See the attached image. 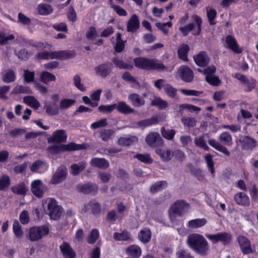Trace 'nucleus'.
<instances>
[{"label":"nucleus","mask_w":258,"mask_h":258,"mask_svg":"<svg viewBox=\"0 0 258 258\" xmlns=\"http://www.w3.org/2000/svg\"><path fill=\"white\" fill-rule=\"evenodd\" d=\"M134 63L136 68L146 71H161L166 69V67L163 63L159 62L156 59L145 57L135 58Z\"/></svg>","instance_id":"3"},{"label":"nucleus","mask_w":258,"mask_h":258,"mask_svg":"<svg viewBox=\"0 0 258 258\" xmlns=\"http://www.w3.org/2000/svg\"><path fill=\"white\" fill-rule=\"evenodd\" d=\"M189 50L190 47L187 44H181L177 50L178 58L185 62H187L188 61L187 54Z\"/></svg>","instance_id":"25"},{"label":"nucleus","mask_w":258,"mask_h":258,"mask_svg":"<svg viewBox=\"0 0 258 258\" xmlns=\"http://www.w3.org/2000/svg\"><path fill=\"white\" fill-rule=\"evenodd\" d=\"M43 207L45 213L50 219L56 220L62 214L61 208L57 205L56 201L52 198H47L43 201Z\"/></svg>","instance_id":"4"},{"label":"nucleus","mask_w":258,"mask_h":258,"mask_svg":"<svg viewBox=\"0 0 258 258\" xmlns=\"http://www.w3.org/2000/svg\"><path fill=\"white\" fill-rule=\"evenodd\" d=\"M113 237L116 240L133 241L131 237L130 234L126 231H123L121 233L115 232L113 235Z\"/></svg>","instance_id":"48"},{"label":"nucleus","mask_w":258,"mask_h":258,"mask_svg":"<svg viewBox=\"0 0 258 258\" xmlns=\"http://www.w3.org/2000/svg\"><path fill=\"white\" fill-rule=\"evenodd\" d=\"M158 122V118L157 116H152L150 118L143 119L138 122L137 124L140 127H145Z\"/></svg>","instance_id":"37"},{"label":"nucleus","mask_w":258,"mask_h":258,"mask_svg":"<svg viewBox=\"0 0 258 258\" xmlns=\"http://www.w3.org/2000/svg\"><path fill=\"white\" fill-rule=\"evenodd\" d=\"M127 253L133 258L139 257L142 253L141 248L137 245L129 246L126 249Z\"/></svg>","instance_id":"34"},{"label":"nucleus","mask_w":258,"mask_h":258,"mask_svg":"<svg viewBox=\"0 0 258 258\" xmlns=\"http://www.w3.org/2000/svg\"><path fill=\"white\" fill-rule=\"evenodd\" d=\"M59 248L63 256L66 258H75L76 257L75 252L68 242H63L60 245Z\"/></svg>","instance_id":"20"},{"label":"nucleus","mask_w":258,"mask_h":258,"mask_svg":"<svg viewBox=\"0 0 258 258\" xmlns=\"http://www.w3.org/2000/svg\"><path fill=\"white\" fill-rule=\"evenodd\" d=\"M225 42L228 48L231 49L235 53H240L241 50L239 48L238 44L236 39L232 35H228L226 37Z\"/></svg>","instance_id":"19"},{"label":"nucleus","mask_w":258,"mask_h":258,"mask_svg":"<svg viewBox=\"0 0 258 258\" xmlns=\"http://www.w3.org/2000/svg\"><path fill=\"white\" fill-rule=\"evenodd\" d=\"M217 16V13L215 9L211 8L207 11V17L210 25H214L216 24L215 20Z\"/></svg>","instance_id":"49"},{"label":"nucleus","mask_w":258,"mask_h":258,"mask_svg":"<svg viewBox=\"0 0 258 258\" xmlns=\"http://www.w3.org/2000/svg\"><path fill=\"white\" fill-rule=\"evenodd\" d=\"M234 200L238 205L247 206L250 204V201L248 197L243 192H239L234 196Z\"/></svg>","instance_id":"29"},{"label":"nucleus","mask_w":258,"mask_h":258,"mask_svg":"<svg viewBox=\"0 0 258 258\" xmlns=\"http://www.w3.org/2000/svg\"><path fill=\"white\" fill-rule=\"evenodd\" d=\"M167 185V183L166 181H158L150 187V191L152 193H155L162 190L163 188L166 187Z\"/></svg>","instance_id":"47"},{"label":"nucleus","mask_w":258,"mask_h":258,"mask_svg":"<svg viewBox=\"0 0 258 258\" xmlns=\"http://www.w3.org/2000/svg\"><path fill=\"white\" fill-rule=\"evenodd\" d=\"M2 79L6 83L14 82L16 79V73L13 70L8 69L3 75Z\"/></svg>","instance_id":"36"},{"label":"nucleus","mask_w":258,"mask_h":258,"mask_svg":"<svg viewBox=\"0 0 258 258\" xmlns=\"http://www.w3.org/2000/svg\"><path fill=\"white\" fill-rule=\"evenodd\" d=\"M87 164L85 162H80L79 163H74L70 167V173L73 176H77L84 170Z\"/></svg>","instance_id":"26"},{"label":"nucleus","mask_w":258,"mask_h":258,"mask_svg":"<svg viewBox=\"0 0 258 258\" xmlns=\"http://www.w3.org/2000/svg\"><path fill=\"white\" fill-rule=\"evenodd\" d=\"M147 144L151 147L155 148L161 146L163 141L159 134L155 132L148 135L146 138Z\"/></svg>","instance_id":"11"},{"label":"nucleus","mask_w":258,"mask_h":258,"mask_svg":"<svg viewBox=\"0 0 258 258\" xmlns=\"http://www.w3.org/2000/svg\"><path fill=\"white\" fill-rule=\"evenodd\" d=\"M195 28V25L193 23H190L184 27H180L179 30L182 34L183 36H186Z\"/></svg>","instance_id":"54"},{"label":"nucleus","mask_w":258,"mask_h":258,"mask_svg":"<svg viewBox=\"0 0 258 258\" xmlns=\"http://www.w3.org/2000/svg\"><path fill=\"white\" fill-rule=\"evenodd\" d=\"M74 83L75 87L80 91H85L86 90V88L81 83V79L78 75H76L74 77Z\"/></svg>","instance_id":"64"},{"label":"nucleus","mask_w":258,"mask_h":258,"mask_svg":"<svg viewBox=\"0 0 258 258\" xmlns=\"http://www.w3.org/2000/svg\"><path fill=\"white\" fill-rule=\"evenodd\" d=\"M112 61L116 67H118L120 69H123L131 70L133 68V66L127 63H125L122 60L119 59L117 57H113L112 59Z\"/></svg>","instance_id":"40"},{"label":"nucleus","mask_w":258,"mask_h":258,"mask_svg":"<svg viewBox=\"0 0 258 258\" xmlns=\"http://www.w3.org/2000/svg\"><path fill=\"white\" fill-rule=\"evenodd\" d=\"M152 232L150 229L144 228L142 229L138 234L139 240L144 243L150 242L151 238Z\"/></svg>","instance_id":"30"},{"label":"nucleus","mask_w":258,"mask_h":258,"mask_svg":"<svg viewBox=\"0 0 258 258\" xmlns=\"http://www.w3.org/2000/svg\"><path fill=\"white\" fill-rule=\"evenodd\" d=\"M48 233L49 228L46 225L33 227L29 230V239L31 241H36L47 235Z\"/></svg>","instance_id":"6"},{"label":"nucleus","mask_w":258,"mask_h":258,"mask_svg":"<svg viewBox=\"0 0 258 258\" xmlns=\"http://www.w3.org/2000/svg\"><path fill=\"white\" fill-rule=\"evenodd\" d=\"M207 222V220L205 218L191 220L188 222V227L190 228L201 227L205 225Z\"/></svg>","instance_id":"41"},{"label":"nucleus","mask_w":258,"mask_h":258,"mask_svg":"<svg viewBox=\"0 0 258 258\" xmlns=\"http://www.w3.org/2000/svg\"><path fill=\"white\" fill-rule=\"evenodd\" d=\"M135 138V137H120L118 140L117 143L118 145L122 146H130L133 144Z\"/></svg>","instance_id":"53"},{"label":"nucleus","mask_w":258,"mask_h":258,"mask_svg":"<svg viewBox=\"0 0 258 258\" xmlns=\"http://www.w3.org/2000/svg\"><path fill=\"white\" fill-rule=\"evenodd\" d=\"M195 143L197 147H200L205 151H208L209 149V147L206 145V143L202 137L196 138L195 140Z\"/></svg>","instance_id":"63"},{"label":"nucleus","mask_w":258,"mask_h":258,"mask_svg":"<svg viewBox=\"0 0 258 258\" xmlns=\"http://www.w3.org/2000/svg\"><path fill=\"white\" fill-rule=\"evenodd\" d=\"M187 243L191 249L201 256L207 255L209 252V243L201 234L194 233L189 235L187 237Z\"/></svg>","instance_id":"1"},{"label":"nucleus","mask_w":258,"mask_h":258,"mask_svg":"<svg viewBox=\"0 0 258 258\" xmlns=\"http://www.w3.org/2000/svg\"><path fill=\"white\" fill-rule=\"evenodd\" d=\"M76 55L74 50H64L59 51H42L35 55V58L39 60H48L49 59H68L74 57Z\"/></svg>","instance_id":"2"},{"label":"nucleus","mask_w":258,"mask_h":258,"mask_svg":"<svg viewBox=\"0 0 258 258\" xmlns=\"http://www.w3.org/2000/svg\"><path fill=\"white\" fill-rule=\"evenodd\" d=\"M67 135L63 130H58L54 132L51 137L48 139V143H62L66 141Z\"/></svg>","instance_id":"14"},{"label":"nucleus","mask_w":258,"mask_h":258,"mask_svg":"<svg viewBox=\"0 0 258 258\" xmlns=\"http://www.w3.org/2000/svg\"><path fill=\"white\" fill-rule=\"evenodd\" d=\"M13 228L16 237L17 238L22 237L23 235V233L21 230V226L18 221L14 222Z\"/></svg>","instance_id":"59"},{"label":"nucleus","mask_w":258,"mask_h":258,"mask_svg":"<svg viewBox=\"0 0 258 258\" xmlns=\"http://www.w3.org/2000/svg\"><path fill=\"white\" fill-rule=\"evenodd\" d=\"M85 149L84 144H78L74 142H71L68 144L54 145L49 146L47 148L49 153L53 155H56L66 151H74L81 150Z\"/></svg>","instance_id":"5"},{"label":"nucleus","mask_w":258,"mask_h":258,"mask_svg":"<svg viewBox=\"0 0 258 258\" xmlns=\"http://www.w3.org/2000/svg\"><path fill=\"white\" fill-rule=\"evenodd\" d=\"M238 241L242 252L244 254L251 252L250 241L243 236H239Z\"/></svg>","instance_id":"24"},{"label":"nucleus","mask_w":258,"mask_h":258,"mask_svg":"<svg viewBox=\"0 0 258 258\" xmlns=\"http://www.w3.org/2000/svg\"><path fill=\"white\" fill-rule=\"evenodd\" d=\"M40 79L42 83L47 84L49 82L55 81L56 77L53 74L49 72L43 71L40 74Z\"/></svg>","instance_id":"39"},{"label":"nucleus","mask_w":258,"mask_h":258,"mask_svg":"<svg viewBox=\"0 0 258 258\" xmlns=\"http://www.w3.org/2000/svg\"><path fill=\"white\" fill-rule=\"evenodd\" d=\"M242 149L252 151L257 146V142L249 136L242 137L239 139Z\"/></svg>","instance_id":"12"},{"label":"nucleus","mask_w":258,"mask_h":258,"mask_svg":"<svg viewBox=\"0 0 258 258\" xmlns=\"http://www.w3.org/2000/svg\"><path fill=\"white\" fill-rule=\"evenodd\" d=\"M112 64L108 61L96 66L94 70L97 75L105 78L112 72Z\"/></svg>","instance_id":"10"},{"label":"nucleus","mask_w":258,"mask_h":258,"mask_svg":"<svg viewBox=\"0 0 258 258\" xmlns=\"http://www.w3.org/2000/svg\"><path fill=\"white\" fill-rule=\"evenodd\" d=\"M205 80L207 83L213 86H218L221 83V81L217 76L212 75L206 76Z\"/></svg>","instance_id":"51"},{"label":"nucleus","mask_w":258,"mask_h":258,"mask_svg":"<svg viewBox=\"0 0 258 258\" xmlns=\"http://www.w3.org/2000/svg\"><path fill=\"white\" fill-rule=\"evenodd\" d=\"M44 108L46 113L51 116L57 115L59 113V107L55 102L46 103L44 105Z\"/></svg>","instance_id":"28"},{"label":"nucleus","mask_w":258,"mask_h":258,"mask_svg":"<svg viewBox=\"0 0 258 258\" xmlns=\"http://www.w3.org/2000/svg\"><path fill=\"white\" fill-rule=\"evenodd\" d=\"M140 28V21L138 16L136 15H133L127 23V31L131 33H134Z\"/></svg>","instance_id":"16"},{"label":"nucleus","mask_w":258,"mask_h":258,"mask_svg":"<svg viewBox=\"0 0 258 258\" xmlns=\"http://www.w3.org/2000/svg\"><path fill=\"white\" fill-rule=\"evenodd\" d=\"M188 209L189 205L183 201L176 202L171 207L172 213L179 216L186 212Z\"/></svg>","instance_id":"13"},{"label":"nucleus","mask_w":258,"mask_h":258,"mask_svg":"<svg viewBox=\"0 0 258 258\" xmlns=\"http://www.w3.org/2000/svg\"><path fill=\"white\" fill-rule=\"evenodd\" d=\"M155 153L160 156L161 160L163 162H168L173 157L172 153L168 149L157 148Z\"/></svg>","instance_id":"22"},{"label":"nucleus","mask_w":258,"mask_h":258,"mask_svg":"<svg viewBox=\"0 0 258 258\" xmlns=\"http://www.w3.org/2000/svg\"><path fill=\"white\" fill-rule=\"evenodd\" d=\"M134 158L142 163L146 164H150L153 163V160L149 154H140L138 153L134 156Z\"/></svg>","instance_id":"42"},{"label":"nucleus","mask_w":258,"mask_h":258,"mask_svg":"<svg viewBox=\"0 0 258 258\" xmlns=\"http://www.w3.org/2000/svg\"><path fill=\"white\" fill-rule=\"evenodd\" d=\"M38 13L40 15L47 16L53 12V8L50 5L40 4L37 8Z\"/></svg>","instance_id":"32"},{"label":"nucleus","mask_w":258,"mask_h":258,"mask_svg":"<svg viewBox=\"0 0 258 258\" xmlns=\"http://www.w3.org/2000/svg\"><path fill=\"white\" fill-rule=\"evenodd\" d=\"M163 88L166 94L170 98H174L177 95V89L169 84L163 85Z\"/></svg>","instance_id":"46"},{"label":"nucleus","mask_w":258,"mask_h":258,"mask_svg":"<svg viewBox=\"0 0 258 258\" xmlns=\"http://www.w3.org/2000/svg\"><path fill=\"white\" fill-rule=\"evenodd\" d=\"M85 208L86 212L88 210H91L94 215H98L101 211L100 205L95 201L90 202L85 206Z\"/></svg>","instance_id":"33"},{"label":"nucleus","mask_w":258,"mask_h":258,"mask_svg":"<svg viewBox=\"0 0 258 258\" xmlns=\"http://www.w3.org/2000/svg\"><path fill=\"white\" fill-rule=\"evenodd\" d=\"M151 105L158 106L160 109H164L168 106L167 102L160 98H157L153 100L151 102Z\"/></svg>","instance_id":"55"},{"label":"nucleus","mask_w":258,"mask_h":258,"mask_svg":"<svg viewBox=\"0 0 258 258\" xmlns=\"http://www.w3.org/2000/svg\"><path fill=\"white\" fill-rule=\"evenodd\" d=\"M206 237L210 240L213 243L221 242L223 244H228L231 240V235L227 232H220L215 234H208Z\"/></svg>","instance_id":"8"},{"label":"nucleus","mask_w":258,"mask_h":258,"mask_svg":"<svg viewBox=\"0 0 258 258\" xmlns=\"http://www.w3.org/2000/svg\"><path fill=\"white\" fill-rule=\"evenodd\" d=\"M219 141L225 146H231L232 144V138L228 132H224L219 137Z\"/></svg>","instance_id":"38"},{"label":"nucleus","mask_w":258,"mask_h":258,"mask_svg":"<svg viewBox=\"0 0 258 258\" xmlns=\"http://www.w3.org/2000/svg\"><path fill=\"white\" fill-rule=\"evenodd\" d=\"M91 165L101 169H106L109 167L110 163L109 161L103 158L94 157L91 159Z\"/></svg>","instance_id":"18"},{"label":"nucleus","mask_w":258,"mask_h":258,"mask_svg":"<svg viewBox=\"0 0 258 258\" xmlns=\"http://www.w3.org/2000/svg\"><path fill=\"white\" fill-rule=\"evenodd\" d=\"M23 102L34 109H37L40 105L39 101L33 96H25L23 98Z\"/></svg>","instance_id":"35"},{"label":"nucleus","mask_w":258,"mask_h":258,"mask_svg":"<svg viewBox=\"0 0 258 258\" xmlns=\"http://www.w3.org/2000/svg\"><path fill=\"white\" fill-rule=\"evenodd\" d=\"M77 189L79 192L84 194L95 195L97 192L98 188L95 184L87 183L84 184H78Z\"/></svg>","instance_id":"15"},{"label":"nucleus","mask_w":258,"mask_h":258,"mask_svg":"<svg viewBox=\"0 0 258 258\" xmlns=\"http://www.w3.org/2000/svg\"><path fill=\"white\" fill-rule=\"evenodd\" d=\"M196 64L200 67L206 66L209 62V58L206 52L204 51L200 52L196 56H194Z\"/></svg>","instance_id":"17"},{"label":"nucleus","mask_w":258,"mask_h":258,"mask_svg":"<svg viewBox=\"0 0 258 258\" xmlns=\"http://www.w3.org/2000/svg\"><path fill=\"white\" fill-rule=\"evenodd\" d=\"M13 93L15 94H31L32 91L29 87L17 85L14 89Z\"/></svg>","instance_id":"52"},{"label":"nucleus","mask_w":258,"mask_h":258,"mask_svg":"<svg viewBox=\"0 0 258 258\" xmlns=\"http://www.w3.org/2000/svg\"><path fill=\"white\" fill-rule=\"evenodd\" d=\"M97 36L96 29L95 27L91 26L86 33V37L87 39L93 40Z\"/></svg>","instance_id":"61"},{"label":"nucleus","mask_w":258,"mask_h":258,"mask_svg":"<svg viewBox=\"0 0 258 258\" xmlns=\"http://www.w3.org/2000/svg\"><path fill=\"white\" fill-rule=\"evenodd\" d=\"M31 188L33 195L38 198H42L47 190L46 186L39 179L33 181L31 183Z\"/></svg>","instance_id":"9"},{"label":"nucleus","mask_w":258,"mask_h":258,"mask_svg":"<svg viewBox=\"0 0 258 258\" xmlns=\"http://www.w3.org/2000/svg\"><path fill=\"white\" fill-rule=\"evenodd\" d=\"M126 40H122L121 34L120 32H117L116 34V43L115 44L114 49L116 53L121 52L125 48Z\"/></svg>","instance_id":"31"},{"label":"nucleus","mask_w":258,"mask_h":258,"mask_svg":"<svg viewBox=\"0 0 258 258\" xmlns=\"http://www.w3.org/2000/svg\"><path fill=\"white\" fill-rule=\"evenodd\" d=\"M15 54L21 60L26 61L30 57L31 53L25 48L20 49L19 51L15 50Z\"/></svg>","instance_id":"44"},{"label":"nucleus","mask_w":258,"mask_h":258,"mask_svg":"<svg viewBox=\"0 0 258 258\" xmlns=\"http://www.w3.org/2000/svg\"><path fill=\"white\" fill-rule=\"evenodd\" d=\"M122 79L129 83H133L138 87L140 86V84L139 81H138L134 77L132 76L128 72H125L123 73Z\"/></svg>","instance_id":"50"},{"label":"nucleus","mask_w":258,"mask_h":258,"mask_svg":"<svg viewBox=\"0 0 258 258\" xmlns=\"http://www.w3.org/2000/svg\"><path fill=\"white\" fill-rule=\"evenodd\" d=\"M161 133L162 137L168 140H172L175 135V131L173 129L166 130L164 127L161 128Z\"/></svg>","instance_id":"45"},{"label":"nucleus","mask_w":258,"mask_h":258,"mask_svg":"<svg viewBox=\"0 0 258 258\" xmlns=\"http://www.w3.org/2000/svg\"><path fill=\"white\" fill-rule=\"evenodd\" d=\"M128 99L131 102L132 105L135 107H141L145 104L144 99L137 93L131 94L128 96Z\"/></svg>","instance_id":"27"},{"label":"nucleus","mask_w":258,"mask_h":258,"mask_svg":"<svg viewBox=\"0 0 258 258\" xmlns=\"http://www.w3.org/2000/svg\"><path fill=\"white\" fill-rule=\"evenodd\" d=\"M205 160L207 163V166L210 172L214 174L215 172L214 163L213 160L212 156L210 154H208L205 156Z\"/></svg>","instance_id":"62"},{"label":"nucleus","mask_w":258,"mask_h":258,"mask_svg":"<svg viewBox=\"0 0 258 258\" xmlns=\"http://www.w3.org/2000/svg\"><path fill=\"white\" fill-rule=\"evenodd\" d=\"M208 144L210 146L212 147L217 151L222 153L225 156L229 157L230 155V153L228 150V149L219 143L215 139H212L209 140Z\"/></svg>","instance_id":"23"},{"label":"nucleus","mask_w":258,"mask_h":258,"mask_svg":"<svg viewBox=\"0 0 258 258\" xmlns=\"http://www.w3.org/2000/svg\"><path fill=\"white\" fill-rule=\"evenodd\" d=\"M99 236V231L96 229H93L88 238V242L90 244L94 243Z\"/></svg>","instance_id":"60"},{"label":"nucleus","mask_w":258,"mask_h":258,"mask_svg":"<svg viewBox=\"0 0 258 258\" xmlns=\"http://www.w3.org/2000/svg\"><path fill=\"white\" fill-rule=\"evenodd\" d=\"M68 174V170L65 166H60L56 170L55 174L52 177H66Z\"/></svg>","instance_id":"56"},{"label":"nucleus","mask_w":258,"mask_h":258,"mask_svg":"<svg viewBox=\"0 0 258 258\" xmlns=\"http://www.w3.org/2000/svg\"><path fill=\"white\" fill-rule=\"evenodd\" d=\"M177 76L183 82L190 83L194 78L192 70L186 65L180 66L177 71Z\"/></svg>","instance_id":"7"},{"label":"nucleus","mask_w":258,"mask_h":258,"mask_svg":"<svg viewBox=\"0 0 258 258\" xmlns=\"http://www.w3.org/2000/svg\"><path fill=\"white\" fill-rule=\"evenodd\" d=\"M187 167L188 168L193 175L200 176L201 177H203L205 176L204 171L199 167L194 166L192 163H188L187 164Z\"/></svg>","instance_id":"43"},{"label":"nucleus","mask_w":258,"mask_h":258,"mask_svg":"<svg viewBox=\"0 0 258 258\" xmlns=\"http://www.w3.org/2000/svg\"><path fill=\"white\" fill-rule=\"evenodd\" d=\"M115 109L114 104L101 105L98 107V111L102 113H110Z\"/></svg>","instance_id":"57"},{"label":"nucleus","mask_w":258,"mask_h":258,"mask_svg":"<svg viewBox=\"0 0 258 258\" xmlns=\"http://www.w3.org/2000/svg\"><path fill=\"white\" fill-rule=\"evenodd\" d=\"M75 102V100L71 99H63L61 100L59 104V108L64 109L72 106Z\"/></svg>","instance_id":"58"},{"label":"nucleus","mask_w":258,"mask_h":258,"mask_svg":"<svg viewBox=\"0 0 258 258\" xmlns=\"http://www.w3.org/2000/svg\"><path fill=\"white\" fill-rule=\"evenodd\" d=\"M114 105L115 109L122 114H128L135 112V109L132 108L124 101H119L117 103H114Z\"/></svg>","instance_id":"21"}]
</instances>
